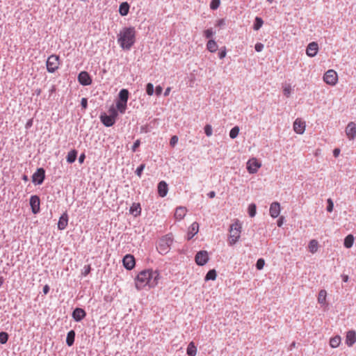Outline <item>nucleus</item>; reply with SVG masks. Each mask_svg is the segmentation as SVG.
I'll use <instances>...</instances> for the list:
<instances>
[{
    "instance_id": "1",
    "label": "nucleus",
    "mask_w": 356,
    "mask_h": 356,
    "mask_svg": "<svg viewBox=\"0 0 356 356\" xmlns=\"http://www.w3.org/2000/svg\"><path fill=\"white\" fill-rule=\"evenodd\" d=\"M160 279L159 273L157 270H144L138 273L136 279V287L140 290L146 285L153 288L158 284Z\"/></svg>"
},
{
    "instance_id": "2",
    "label": "nucleus",
    "mask_w": 356,
    "mask_h": 356,
    "mask_svg": "<svg viewBox=\"0 0 356 356\" xmlns=\"http://www.w3.org/2000/svg\"><path fill=\"white\" fill-rule=\"evenodd\" d=\"M118 41L122 49L129 50L136 41L134 27L123 28L118 34Z\"/></svg>"
},
{
    "instance_id": "3",
    "label": "nucleus",
    "mask_w": 356,
    "mask_h": 356,
    "mask_svg": "<svg viewBox=\"0 0 356 356\" xmlns=\"http://www.w3.org/2000/svg\"><path fill=\"white\" fill-rule=\"evenodd\" d=\"M173 238L170 235H165L163 236L159 241V244L156 246L157 250L161 254H167L170 250V246L172 244Z\"/></svg>"
},
{
    "instance_id": "4",
    "label": "nucleus",
    "mask_w": 356,
    "mask_h": 356,
    "mask_svg": "<svg viewBox=\"0 0 356 356\" xmlns=\"http://www.w3.org/2000/svg\"><path fill=\"white\" fill-rule=\"evenodd\" d=\"M241 225L238 222L232 224L230 227V235L229 238V245H232L236 243L240 238L241 234Z\"/></svg>"
},
{
    "instance_id": "5",
    "label": "nucleus",
    "mask_w": 356,
    "mask_h": 356,
    "mask_svg": "<svg viewBox=\"0 0 356 356\" xmlns=\"http://www.w3.org/2000/svg\"><path fill=\"white\" fill-rule=\"evenodd\" d=\"M59 60V56L55 54H52L48 57L46 65L49 72L53 73L58 68L60 64Z\"/></svg>"
},
{
    "instance_id": "6",
    "label": "nucleus",
    "mask_w": 356,
    "mask_h": 356,
    "mask_svg": "<svg viewBox=\"0 0 356 356\" xmlns=\"http://www.w3.org/2000/svg\"><path fill=\"white\" fill-rule=\"evenodd\" d=\"M323 80L327 84L334 86L338 80L337 73L333 70H329L324 74Z\"/></svg>"
},
{
    "instance_id": "7",
    "label": "nucleus",
    "mask_w": 356,
    "mask_h": 356,
    "mask_svg": "<svg viewBox=\"0 0 356 356\" xmlns=\"http://www.w3.org/2000/svg\"><path fill=\"white\" fill-rule=\"evenodd\" d=\"M209 254L206 250H200L197 252L195 257V261L198 266H202L209 261Z\"/></svg>"
},
{
    "instance_id": "8",
    "label": "nucleus",
    "mask_w": 356,
    "mask_h": 356,
    "mask_svg": "<svg viewBox=\"0 0 356 356\" xmlns=\"http://www.w3.org/2000/svg\"><path fill=\"white\" fill-rule=\"evenodd\" d=\"M45 178V170L42 168H38L32 176V181L35 184H41Z\"/></svg>"
},
{
    "instance_id": "9",
    "label": "nucleus",
    "mask_w": 356,
    "mask_h": 356,
    "mask_svg": "<svg viewBox=\"0 0 356 356\" xmlns=\"http://www.w3.org/2000/svg\"><path fill=\"white\" fill-rule=\"evenodd\" d=\"M345 131L349 140H354L356 137V124L354 122H349Z\"/></svg>"
},
{
    "instance_id": "10",
    "label": "nucleus",
    "mask_w": 356,
    "mask_h": 356,
    "mask_svg": "<svg viewBox=\"0 0 356 356\" xmlns=\"http://www.w3.org/2000/svg\"><path fill=\"white\" fill-rule=\"evenodd\" d=\"M260 167L261 163L256 159H252L247 163V170L250 174L256 173Z\"/></svg>"
},
{
    "instance_id": "11",
    "label": "nucleus",
    "mask_w": 356,
    "mask_h": 356,
    "mask_svg": "<svg viewBox=\"0 0 356 356\" xmlns=\"http://www.w3.org/2000/svg\"><path fill=\"white\" fill-rule=\"evenodd\" d=\"M78 81L82 86H89L92 83V79L86 71L81 72L79 74Z\"/></svg>"
},
{
    "instance_id": "12",
    "label": "nucleus",
    "mask_w": 356,
    "mask_h": 356,
    "mask_svg": "<svg viewBox=\"0 0 356 356\" xmlns=\"http://www.w3.org/2000/svg\"><path fill=\"white\" fill-rule=\"evenodd\" d=\"M123 265L127 270H131L134 268L136 264L135 258L131 254H127L122 259Z\"/></svg>"
},
{
    "instance_id": "13",
    "label": "nucleus",
    "mask_w": 356,
    "mask_h": 356,
    "mask_svg": "<svg viewBox=\"0 0 356 356\" xmlns=\"http://www.w3.org/2000/svg\"><path fill=\"white\" fill-rule=\"evenodd\" d=\"M40 200L38 195H32L31 197L30 205L31 207L32 212L34 214H36L40 211Z\"/></svg>"
},
{
    "instance_id": "14",
    "label": "nucleus",
    "mask_w": 356,
    "mask_h": 356,
    "mask_svg": "<svg viewBox=\"0 0 356 356\" xmlns=\"http://www.w3.org/2000/svg\"><path fill=\"white\" fill-rule=\"evenodd\" d=\"M318 51V45L316 42L309 43L306 49V54L309 57L315 56Z\"/></svg>"
},
{
    "instance_id": "15",
    "label": "nucleus",
    "mask_w": 356,
    "mask_h": 356,
    "mask_svg": "<svg viewBox=\"0 0 356 356\" xmlns=\"http://www.w3.org/2000/svg\"><path fill=\"white\" fill-rule=\"evenodd\" d=\"M293 130L298 134H303L305 130V122L300 120V119H296L293 122Z\"/></svg>"
},
{
    "instance_id": "16",
    "label": "nucleus",
    "mask_w": 356,
    "mask_h": 356,
    "mask_svg": "<svg viewBox=\"0 0 356 356\" xmlns=\"http://www.w3.org/2000/svg\"><path fill=\"white\" fill-rule=\"evenodd\" d=\"M86 316V312L81 308H76L72 312V318L76 322L81 321Z\"/></svg>"
},
{
    "instance_id": "17",
    "label": "nucleus",
    "mask_w": 356,
    "mask_h": 356,
    "mask_svg": "<svg viewBox=\"0 0 356 356\" xmlns=\"http://www.w3.org/2000/svg\"><path fill=\"white\" fill-rule=\"evenodd\" d=\"M269 212H270V215L272 218H277L280 215V203H278L277 202H273L270 204Z\"/></svg>"
},
{
    "instance_id": "18",
    "label": "nucleus",
    "mask_w": 356,
    "mask_h": 356,
    "mask_svg": "<svg viewBox=\"0 0 356 356\" xmlns=\"http://www.w3.org/2000/svg\"><path fill=\"white\" fill-rule=\"evenodd\" d=\"M100 119L103 124L107 127L113 126L115 122V119H113L112 116H109L106 113L102 114Z\"/></svg>"
},
{
    "instance_id": "19",
    "label": "nucleus",
    "mask_w": 356,
    "mask_h": 356,
    "mask_svg": "<svg viewBox=\"0 0 356 356\" xmlns=\"http://www.w3.org/2000/svg\"><path fill=\"white\" fill-rule=\"evenodd\" d=\"M158 193L159 196L164 197L167 195L168 186L165 181H161L158 184Z\"/></svg>"
},
{
    "instance_id": "20",
    "label": "nucleus",
    "mask_w": 356,
    "mask_h": 356,
    "mask_svg": "<svg viewBox=\"0 0 356 356\" xmlns=\"http://www.w3.org/2000/svg\"><path fill=\"white\" fill-rule=\"evenodd\" d=\"M356 341V333L353 330H350L346 334V343L348 346H352Z\"/></svg>"
},
{
    "instance_id": "21",
    "label": "nucleus",
    "mask_w": 356,
    "mask_h": 356,
    "mask_svg": "<svg viewBox=\"0 0 356 356\" xmlns=\"http://www.w3.org/2000/svg\"><path fill=\"white\" fill-rule=\"evenodd\" d=\"M199 230V224L197 222H194L189 227L187 238L188 240H191L196 234H197Z\"/></svg>"
},
{
    "instance_id": "22",
    "label": "nucleus",
    "mask_w": 356,
    "mask_h": 356,
    "mask_svg": "<svg viewBox=\"0 0 356 356\" xmlns=\"http://www.w3.org/2000/svg\"><path fill=\"white\" fill-rule=\"evenodd\" d=\"M68 216L67 213H63L60 217L58 222V228L60 230L65 229L67 226Z\"/></svg>"
},
{
    "instance_id": "23",
    "label": "nucleus",
    "mask_w": 356,
    "mask_h": 356,
    "mask_svg": "<svg viewBox=\"0 0 356 356\" xmlns=\"http://www.w3.org/2000/svg\"><path fill=\"white\" fill-rule=\"evenodd\" d=\"M186 208L184 207H177L175 212V217L176 219L181 220L186 214Z\"/></svg>"
},
{
    "instance_id": "24",
    "label": "nucleus",
    "mask_w": 356,
    "mask_h": 356,
    "mask_svg": "<svg viewBox=\"0 0 356 356\" xmlns=\"http://www.w3.org/2000/svg\"><path fill=\"white\" fill-rule=\"evenodd\" d=\"M129 5L127 2H123L120 5L119 13L122 16H126L129 13Z\"/></svg>"
},
{
    "instance_id": "25",
    "label": "nucleus",
    "mask_w": 356,
    "mask_h": 356,
    "mask_svg": "<svg viewBox=\"0 0 356 356\" xmlns=\"http://www.w3.org/2000/svg\"><path fill=\"white\" fill-rule=\"evenodd\" d=\"M129 91L127 89H122L119 92V102L127 103Z\"/></svg>"
},
{
    "instance_id": "26",
    "label": "nucleus",
    "mask_w": 356,
    "mask_h": 356,
    "mask_svg": "<svg viewBox=\"0 0 356 356\" xmlns=\"http://www.w3.org/2000/svg\"><path fill=\"white\" fill-rule=\"evenodd\" d=\"M75 338V332L74 330H70L68 332L66 338V343L68 346H71L74 344Z\"/></svg>"
},
{
    "instance_id": "27",
    "label": "nucleus",
    "mask_w": 356,
    "mask_h": 356,
    "mask_svg": "<svg viewBox=\"0 0 356 356\" xmlns=\"http://www.w3.org/2000/svg\"><path fill=\"white\" fill-rule=\"evenodd\" d=\"M308 248H309V250L310 252L312 253H315L317 252L318 250V243L316 240L315 239H312L309 241V245H308Z\"/></svg>"
},
{
    "instance_id": "28",
    "label": "nucleus",
    "mask_w": 356,
    "mask_h": 356,
    "mask_svg": "<svg viewBox=\"0 0 356 356\" xmlns=\"http://www.w3.org/2000/svg\"><path fill=\"white\" fill-rule=\"evenodd\" d=\"M197 353V348L195 346V343L191 341L189 343L188 348H187V355L188 356H195Z\"/></svg>"
},
{
    "instance_id": "29",
    "label": "nucleus",
    "mask_w": 356,
    "mask_h": 356,
    "mask_svg": "<svg viewBox=\"0 0 356 356\" xmlns=\"http://www.w3.org/2000/svg\"><path fill=\"white\" fill-rule=\"evenodd\" d=\"M207 48L210 52H216L218 49L217 43L213 40H209L207 44Z\"/></svg>"
},
{
    "instance_id": "30",
    "label": "nucleus",
    "mask_w": 356,
    "mask_h": 356,
    "mask_svg": "<svg viewBox=\"0 0 356 356\" xmlns=\"http://www.w3.org/2000/svg\"><path fill=\"white\" fill-rule=\"evenodd\" d=\"M353 243L354 237L352 234H349L345 238L343 245L346 248H350L353 246Z\"/></svg>"
},
{
    "instance_id": "31",
    "label": "nucleus",
    "mask_w": 356,
    "mask_h": 356,
    "mask_svg": "<svg viewBox=\"0 0 356 356\" xmlns=\"http://www.w3.org/2000/svg\"><path fill=\"white\" fill-rule=\"evenodd\" d=\"M77 156V152L75 149L70 151L67 156V161L70 163H72L75 161Z\"/></svg>"
},
{
    "instance_id": "32",
    "label": "nucleus",
    "mask_w": 356,
    "mask_h": 356,
    "mask_svg": "<svg viewBox=\"0 0 356 356\" xmlns=\"http://www.w3.org/2000/svg\"><path fill=\"white\" fill-rule=\"evenodd\" d=\"M217 273L215 269H211L208 271L207 273L204 280L205 281L208 280H215L216 279Z\"/></svg>"
},
{
    "instance_id": "33",
    "label": "nucleus",
    "mask_w": 356,
    "mask_h": 356,
    "mask_svg": "<svg viewBox=\"0 0 356 356\" xmlns=\"http://www.w3.org/2000/svg\"><path fill=\"white\" fill-rule=\"evenodd\" d=\"M341 343V337L336 336L330 339V345L332 348H337Z\"/></svg>"
},
{
    "instance_id": "34",
    "label": "nucleus",
    "mask_w": 356,
    "mask_h": 356,
    "mask_svg": "<svg viewBox=\"0 0 356 356\" xmlns=\"http://www.w3.org/2000/svg\"><path fill=\"white\" fill-rule=\"evenodd\" d=\"M141 212V208L140 204H133V205L130 208V213L134 216L139 215Z\"/></svg>"
},
{
    "instance_id": "35",
    "label": "nucleus",
    "mask_w": 356,
    "mask_h": 356,
    "mask_svg": "<svg viewBox=\"0 0 356 356\" xmlns=\"http://www.w3.org/2000/svg\"><path fill=\"white\" fill-rule=\"evenodd\" d=\"M327 293L325 290H321L318 293V302L320 304H325L326 300Z\"/></svg>"
},
{
    "instance_id": "36",
    "label": "nucleus",
    "mask_w": 356,
    "mask_h": 356,
    "mask_svg": "<svg viewBox=\"0 0 356 356\" xmlns=\"http://www.w3.org/2000/svg\"><path fill=\"white\" fill-rule=\"evenodd\" d=\"M264 22L263 19L261 17H256L254 23L253 25V29L255 31H258L263 25Z\"/></svg>"
},
{
    "instance_id": "37",
    "label": "nucleus",
    "mask_w": 356,
    "mask_h": 356,
    "mask_svg": "<svg viewBox=\"0 0 356 356\" xmlns=\"http://www.w3.org/2000/svg\"><path fill=\"white\" fill-rule=\"evenodd\" d=\"M239 131L240 129L238 126L234 127L229 131V137L232 139L236 138L238 135Z\"/></svg>"
},
{
    "instance_id": "38",
    "label": "nucleus",
    "mask_w": 356,
    "mask_h": 356,
    "mask_svg": "<svg viewBox=\"0 0 356 356\" xmlns=\"http://www.w3.org/2000/svg\"><path fill=\"white\" fill-rule=\"evenodd\" d=\"M116 106L118 110L121 113H124L127 108V103L122 102H117Z\"/></svg>"
},
{
    "instance_id": "39",
    "label": "nucleus",
    "mask_w": 356,
    "mask_h": 356,
    "mask_svg": "<svg viewBox=\"0 0 356 356\" xmlns=\"http://www.w3.org/2000/svg\"><path fill=\"white\" fill-rule=\"evenodd\" d=\"M257 207L255 204H250L248 207V214L250 217H254L256 215Z\"/></svg>"
},
{
    "instance_id": "40",
    "label": "nucleus",
    "mask_w": 356,
    "mask_h": 356,
    "mask_svg": "<svg viewBox=\"0 0 356 356\" xmlns=\"http://www.w3.org/2000/svg\"><path fill=\"white\" fill-rule=\"evenodd\" d=\"M8 334L6 332H0V343L2 344L6 343L8 340Z\"/></svg>"
},
{
    "instance_id": "41",
    "label": "nucleus",
    "mask_w": 356,
    "mask_h": 356,
    "mask_svg": "<svg viewBox=\"0 0 356 356\" xmlns=\"http://www.w3.org/2000/svg\"><path fill=\"white\" fill-rule=\"evenodd\" d=\"M284 95L289 97L291 93V86L289 84H286L283 87Z\"/></svg>"
},
{
    "instance_id": "42",
    "label": "nucleus",
    "mask_w": 356,
    "mask_h": 356,
    "mask_svg": "<svg viewBox=\"0 0 356 356\" xmlns=\"http://www.w3.org/2000/svg\"><path fill=\"white\" fill-rule=\"evenodd\" d=\"M154 86L151 83H148L146 86V92L148 95L151 96L154 94Z\"/></svg>"
},
{
    "instance_id": "43",
    "label": "nucleus",
    "mask_w": 356,
    "mask_h": 356,
    "mask_svg": "<svg viewBox=\"0 0 356 356\" xmlns=\"http://www.w3.org/2000/svg\"><path fill=\"white\" fill-rule=\"evenodd\" d=\"M145 163H142L140 164L136 170V175L138 177H141V175H142V173H143V170L145 169Z\"/></svg>"
},
{
    "instance_id": "44",
    "label": "nucleus",
    "mask_w": 356,
    "mask_h": 356,
    "mask_svg": "<svg viewBox=\"0 0 356 356\" xmlns=\"http://www.w3.org/2000/svg\"><path fill=\"white\" fill-rule=\"evenodd\" d=\"M220 3V0H212L211 3H210L211 9V10H216L219 7Z\"/></svg>"
},
{
    "instance_id": "45",
    "label": "nucleus",
    "mask_w": 356,
    "mask_h": 356,
    "mask_svg": "<svg viewBox=\"0 0 356 356\" xmlns=\"http://www.w3.org/2000/svg\"><path fill=\"white\" fill-rule=\"evenodd\" d=\"M204 133L205 134L207 135V136L209 137L212 135L213 134V129H212V127L211 125L210 124H207L205 127H204Z\"/></svg>"
},
{
    "instance_id": "46",
    "label": "nucleus",
    "mask_w": 356,
    "mask_h": 356,
    "mask_svg": "<svg viewBox=\"0 0 356 356\" xmlns=\"http://www.w3.org/2000/svg\"><path fill=\"white\" fill-rule=\"evenodd\" d=\"M265 264V261L264 259H259L256 264V267L258 270H261Z\"/></svg>"
},
{
    "instance_id": "47",
    "label": "nucleus",
    "mask_w": 356,
    "mask_h": 356,
    "mask_svg": "<svg viewBox=\"0 0 356 356\" xmlns=\"http://www.w3.org/2000/svg\"><path fill=\"white\" fill-rule=\"evenodd\" d=\"M327 211L328 212H332L333 211V208H334V203H333L332 200L330 198H329L327 200Z\"/></svg>"
},
{
    "instance_id": "48",
    "label": "nucleus",
    "mask_w": 356,
    "mask_h": 356,
    "mask_svg": "<svg viewBox=\"0 0 356 356\" xmlns=\"http://www.w3.org/2000/svg\"><path fill=\"white\" fill-rule=\"evenodd\" d=\"M108 113H109V116H112L113 117V119H115L116 118V117L118 116V111L115 110V108H111L108 111Z\"/></svg>"
},
{
    "instance_id": "49",
    "label": "nucleus",
    "mask_w": 356,
    "mask_h": 356,
    "mask_svg": "<svg viewBox=\"0 0 356 356\" xmlns=\"http://www.w3.org/2000/svg\"><path fill=\"white\" fill-rule=\"evenodd\" d=\"M213 31L211 29H207L206 31H204V36L207 38H210L211 37L213 36Z\"/></svg>"
},
{
    "instance_id": "50",
    "label": "nucleus",
    "mask_w": 356,
    "mask_h": 356,
    "mask_svg": "<svg viewBox=\"0 0 356 356\" xmlns=\"http://www.w3.org/2000/svg\"><path fill=\"white\" fill-rule=\"evenodd\" d=\"M178 142V137L177 136H173L170 140V144L171 146H175Z\"/></svg>"
},
{
    "instance_id": "51",
    "label": "nucleus",
    "mask_w": 356,
    "mask_h": 356,
    "mask_svg": "<svg viewBox=\"0 0 356 356\" xmlns=\"http://www.w3.org/2000/svg\"><path fill=\"white\" fill-rule=\"evenodd\" d=\"M226 54H227L226 48L223 47V49H221L220 51L218 53V57L220 59H222L226 56Z\"/></svg>"
},
{
    "instance_id": "52",
    "label": "nucleus",
    "mask_w": 356,
    "mask_h": 356,
    "mask_svg": "<svg viewBox=\"0 0 356 356\" xmlns=\"http://www.w3.org/2000/svg\"><path fill=\"white\" fill-rule=\"evenodd\" d=\"M254 48L257 52H260L264 49V44L260 42H258L255 44Z\"/></svg>"
},
{
    "instance_id": "53",
    "label": "nucleus",
    "mask_w": 356,
    "mask_h": 356,
    "mask_svg": "<svg viewBox=\"0 0 356 356\" xmlns=\"http://www.w3.org/2000/svg\"><path fill=\"white\" fill-rule=\"evenodd\" d=\"M81 105L83 109H86L88 106V99L85 97L82 98Z\"/></svg>"
},
{
    "instance_id": "54",
    "label": "nucleus",
    "mask_w": 356,
    "mask_h": 356,
    "mask_svg": "<svg viewBox=\"0 0 356 356\" xmlns=\"http://www.w3.org/2000/svg\"><path fill=\"white\" fill-rule=\"evenodd\" d=\"M163 91V88L161 86H157L155 88V92L157 96H159Z\"/></svg>"
},
{
    "instance_id": "55",
    "label": "nucleus",
    "mask_w": 356,
    "mask_h": 356,
    "mask_svg": "<svg viewBox=\"0 0 356 356\" xmlns=\"http://www.w3.org/2000/svg\"><path fill=\"white\" fill-rule=\"evenodd\" d=\"M140 145V140H137L134 142L133 146H132V150L133 152H135L136 148H138Z\"/></svg>"
},
{
    "instance_id": "56",
    "label": "nucleus",
    "mask_w": 356,
    "mask_h": 356,
    "mask_svg": "<svg viewBox=\"0 0 356 356\" xmlns=\"http://www.w3.org/2000/svg\"><path fill=\"white\" fill-rule=\"evenodd\" d=\"M340 154V149L339 148H335L333 150V155L334 157H337Z\"/></svg>"
},
{
    "instance_id": "57",
    "label": "nucleus",
    "mask_w": 356,
    "mask_h": 356,
    "mask_svg": "<svg viewBox=\"0 0 356 356\" xmlns=\"http://www.w3.org/2000/svg\"><path fill=\"white\" fill-rule=\"evenodd\" d=\"M86 156L84 154H81L79 158V162L82 163L85 160Z\"/></svg>"
},
{
    "instance_id": "58",
    "label": "nucleus",
    "mask_w": 356,
    "mask_h": 356,
    "mask_svg": "<svg viewBox=\"0 0 356 356\" xmlns=\"http://www.w3.org/2000/svg\"><path fill=\"white\" fill-rule=\"evenodd\" d=\"M42 291L44 294H47L49 291V286L48 285L44 286Z\"/></svg>"
},
{
    "instance_id": "59",
    "label": "nucleus",
    "mask_w": 356,
    "mask_h": 356,
    "mask_svg": "<svg viewBox=\"0 0 356 356\" xmlns=\"http://www.w3.org/2000/svg\"><path fill=\"white\" fill-rule=\"evenodd\" d=\"M225 24V20L223 19H219L218 21V26H223Z\"/></svg>"
},
{
    "instance_id": "60",
    "label": "nucleus",
    "mask_w": 356,
    "mask_h": 356,
    "mask_svg": "<svg viewBox=\"0 0 356 356\" xmlns=\"http://www.w3.org/2000/svg\"><path fill=\"white\" fill-rule=\"evenodd\" d=\"M207 195L209 198H213L216 196V193L214 191H211Z\"/></svg>"
},
{
    "instance_id": "61",
    "label": "nucleus",
    "mask_w": 356,
    "mask_h": 356,
    "mask_svg": "<svg viewBox=\"0 0 356 356\" xmlns=\"http://www.w3.org/2000/svg\"><path fill=\"white\" fill-rule=\"evenodd\" d=\"M170 90H171V89H170V87L167 88L165 89V92H164V96H165V97H166V96L169 95L170 92Z\"/></svg>"
},
{
    "instance_id": "62",
    "label": "nucleus",
    "mask_w": 356,
    "mask_h": 356,
    "mask_svg": "<svg viewBox=\"0 0 356 356\" xmlns=\"http://www.w3.org/2000/svg\"><path fill=\"white\" fill-rule=\"evenodd\" d=\"M342 280H343V281L344 282H348V275H343L342 276Z\"/></svg>"
},
{
    "instance_id": "63",
    "label": "nucleus",
    "mask_w": 356,
    "mask_h": 356,
    "mask_svg": "<svg viewBox=\"0 0 356 356\" xmlns=\"http://www.w3.org/2000/svg\"><path fill=\"white\" fill-rule=\"evenodd\" d=\"M4 282V279L3 278V277H0V287L3 285Z\"/></svg>"
},
{
    "instance_id": "64",
    "label": "nucleus",
    "mask_w": 356,
    "mask_h": 356,
    "mask_svg": "<svg viewBox=\"0 0 356 356\" xmlns=\"http://www.w3.org/2000/svg\"><path fill=\"white\" fill-rule=\"evenodd\" d=\"M90 267L88 266V268L85 270L84 275H87L90 272Z\"/></svg>"
}]
</instances>
